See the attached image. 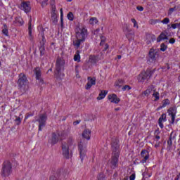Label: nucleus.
Instances as JSON below:
<instances>
[{
    "label": "nucleus",
    "mask_w": 180,
    "mask_h": 180,
    "mask_svg": "<svg viewBox=\"0 0 180 180\" xmlns=\"http://www.w3.org/2000/svg\"><path fill=\"white\" fill-rule=\"evenodd\" d=\"M112 156L111 158V161L110 162L111 165V168H116L117 167V164L119 162V140L117 139H114L112 140Z\"/></svg>",
    "instance_id": "f257e3e1"
},
{
    "label": "nucleus",
    "mask_w": 180,
    "mask_h": 180,
    "mask_svg": "<svg viewBox=\"0 0 180 180\" xmlns=\"http://www.w3.org/2000/svg\"><path fill=\"white\" fill-rule=\"evenodd\" d=\"M75 146L72 138H69L66 141L62 142V153L65 158H70V150L74 148Z\"/></svg>",
    "instance_id": "f03ea898"
},
{
    "label": "nucleus",
    "mask_w": 180,
    "mask_h": 180,
    "mask_svg": "<svg viewBox=\"0 0 180 180\" xmlns=\"http://www.w3.org/2000/svg\"><path fill=\"white\" fill-rule=\"evenodd\" d=\"M18 89L22 92V94H25L27 89H29V85H27V77H26V75L24 73H20L19 75V79L18 81Z\"/></svg>",
    "instance_id": "7ed1b4c3"
},
{
    "label": "nucleus",
    "mask_w": 180,
    "mask_h": 180,
    "mask_svg": "<svg viewBox=\"0 0 180 180\" xmlns=\"http://www.w3.org/2000/svg\"><path fill=\"white\" fill-rule=\"evenodd\" d=\"M76 38L79 40H85L88 36V30H86V27L82 25H79L76 30Z\"/></svg>",
    "instance_id": "20e7f679"
},
{
    "label": "nucleus",
    "mask_w": 180,
    "mask_h": 180,
    "mask_svg": "<svg viewBox=\"0 0 180 180\" xmlns=\"http://www.w3.org/2000/svg\"><path fill=\"white\" fill-rule=\"evenodd\" d=\"M12 174V164L11 162L6 160L2 165L1 175L4 178H6V176H9Z\"/></svg>",
    "instance_id": "39448f33"
},
{
    "label": "nucleus",
    "mask_w": 180,
    "mask_h": 180,
    "mask_svg": "<svg viewBox=\"0 0 180 180\" xmlns=\"http://www.w3.org/2000/svg\"><path fill=\"white\" fill-rule=\"evenodd\" d=\"M63 65L64 61L60 58H58L56 60V68L55 71V77L56 79H61V78H64V73L61 72Z\"/></svg>",
    "instance_id": "423d86ee"
},
{
    "label": "nucleus",
    "mask_w": 180,
    "mask_h": 180,
    "mask_svg": "<svg viewBox=\"0 0 180 180\" xmlns=\"http://www.w3.org/2000/svg\"><path fill=\"white\" fill-rule=\"evenodd\" d=\"M51 19L54 25H57L58 22V15H57V8H56V2L51 0Z\"/></svg>",
    "instance_id": "0eeeda50"
},
{
    "label": "nucleus",
    "mask_w": 180,
    "mask_h": 180,
    "mask_svg": "<svg viewBox=\"0 0 180 180\" xmlns=\"http://www.w3.org/2000/svg\"><path fill=\"white\" fill-rule=\"evenodd\" d=\"M78 148L79 151V155L82 161L84 160V158L86 155V141L85 140L82 139L79 142Z\"/></svg>",
    "instance_id": "6e6552de"
},
{
    "label": "nucleus",
    "mask_w": 180,
    "mask_h": 180,
    "mask_svg": "<svg viewBox=\"0 0 180 180\" xmlns=\"http://www.w3.org/2000/svg\"><path fill=\"white\" fill-rule=\"evenodd\" d=\"M64 139V134H52L51 138L49 140V143L51 144H57L58 141Z\"/></svg>",
    "instance_id": "1a4fd4ad"
},
{
    "label": "nucleus",
    "mask_w": 180,
    "mask_h": 180,
    "mask_svg": "<svg viewBox=\"0 0 180 180\" xmlns=\"http://www.w3.org/2000/svg\"><path fill=\"white\" fill-rule=\"evenodd\" d=\"M151 74H153V72L150 70L141 72L138 77L139 82H143L144 81H146V79H148V78L151 77Z\"/></svg>",
    "instance_id": "9d476101"
},
{
    "label": "nucleus",
    "mask_w": 180,
    "mask_h": 180,
    "mask_svg": "<svg viewBox=\"0 0 180 180\" xmlns=\"http://www.w3.org/2000/svg\"><path fill=\"white\" fill-rule=\"evenodd\" d=\"M157 50L155 49H150L149 51V54L148 56V63H155V58H157V56H158Z\"/></svg>",
    "instance_id": "9b49d317"
},
{
    "label": "nucleus",
    "mask_w": 180,
    "mask_h": 180,
    "mask_svg": "<svg viewBox=\"0 0 180 180\" xmlns=\"http://www.w3.org/2000/svg\"><path fill=\"white\" fill-rule=\"evenodd\" d=\"M167 113L169 116H171L172 117V121H171L172 124H174V123H175V116H176V107L174 106V107L169 108L167 110Z\"/></svg>",
    "instance_id": "f8f14e48"
},
{
    "label": "nucleus",
    "mask_w": 180,
    "mask_h": 180,
    "mask_svg": "<svg viewBox=\"0 0 180 180\" xmlns=\"http://www.w3.org/2000/svg\"><path fill=\"white\" fill-rule=\"evenodd\" d=\"M20 9H22V11H24L25 13H29V12H30L32 9V8L30 7V2L29 1L22 2L20 5Z\"/></svg>",
    "instance_id": "ddd939ff"
},
{
    "label": "nucleus",
    "mask_w": 180,
    "mask_h": 180,
    "mask_svg": "<svg viewBox=\"0 0 180 180\" xmlns=\"http://www.w3.org/2000/svg\"><path fill=\"white\" fill-rule=\"evenodd\" d=\"M141 158H143L141 160L142 164L147 162V160L150 158V153H148V150H142L141 152Z\"/></svg>",
    "instance_id": "4468645a"
},
{
    "label": "nucleus",
    "mask_w": 180,
    "mask_h": 180,
    "mask_svg": "<svg viewBox=\"0 0 180 180\" xmlns=\"http://www.w3.org/2000/svg\"><path fill=\"white\" fill-rule=\"evenodd\" d=\"M34 72L36 75V79L39 81V82H43L41 79V70H40V68H35Z\"/></svg>",
    "instance_id": "2eb2a0df"
},
{
    "label": "nucleus",
    "mask_w": 180,
    "mask_h": 180,
    "mask_svg": "<svg viewBox=\"0 0 180 180\" xmlns=\"http://www.w3.org/2000/svg\"><path fill=\"white\" fill-rule=\"evenodd\" d=\"M108 100L112 103H118L120 102V98H117L116 94H112L108 96Z\"/></svg>",
    "instance_id": "dca6fc26"
},
{
    "label": "nucleus",
    "mask_w": 180,
    "mask_h": 180,
    "mask_svg": "<svg viewBox=\"0 0 180 180\" xmlns=\"http://www.w3.org/2000/svg\"><path fill=\"white\" fill-rule=\"evenodd\" d=\"M91 133H92L91 129H86L84 130V131L82 133V137L84 139H86V140H90Z\"/></svg>",
    "instance_id": "f3484780"
},
{
    "label": "nucleus",
    "mask_w": 180,
    "mask_h": 180,
    "mask_svg": "<svg viewBox=\"0 0 180 180\" xmlns=\"http://www.w3.org/2000/svg\"><path fill=\"white\" fill-rule=\"evenodd\" d=\"M155 89V86H154V85H150L145 91H143V95H145V96H148L151 92H154Z\"/></svg>",
    "instance_id": "a211bd4d"
},
{
    "label": "nucleus",
    "mask_w": 180,
    "mask_h": 180,
    "mask_svg": "<svg viewBox=\"0 0 180 180\" xmlns=\"http://www.w3.org/2000/svg\"><path fill=\"white\" fill-rule=\"evenodd\" d=\"M46 124V117L42 115L39 120V130L41 131V129L44 127V124Z\"/></svg>",
    "instance_id": "6ab92c4d"
},
{
    "label": "nucleus",
    "mask_w": 180,
    "mask_h": 180,
    "mask_svg": "<svg viewBox=\"0 0 180 180\" xmlns=\"http://www.w3.org/2000/svg\"><path fill=\"white\" fill-rule=\"evenodd\" d=\"M167 39H168V37H167V34H165V32H162L160 34V36L158 37L157 41L158 43H160L161 40H167Z\"/></svg>",
    "instance_id": "aec40b11"
},
{
    "label": "nucleus",
    "mask_w": 180,
    "mask_h": 180,
    "mask_svg": "<svg viewBox=\"0 0 180 180\" xmlns=\"http://www.w3.org/2000/svg\"><path fill=\"white\" fill-rule=\"evenodd\" d=\"M84 41H85V40L77 39V40L73 41V45L75 47H76V49H78L79 46H81V44Z\"/></svg>",
    "instance_id": "412c9836"
},
{
    "label": "nucleus",
    "mask_w": 180,
    "mask_h": 180,
    "mask_svg": "<svg viewBox=\"0 0 180 180\" xmlns=\"http://www.w3.org/2000/svg\"><path fill=\"white\" fill-rule=\"evenodd\" d=\"M106 95H108V91H101V93L99 94L98 96L97 97V99L98 101H101V99H103V98H105V96H106Z\"/></svg>",
    "instance_id": "4be33fe9"
},
{
    "label": "nucleus",
    "mask_w": 180,
    "mask_h": 180,
    "mask_svg": "<svg viewBox=\"0 0 180 180\" xmlns=\"http://www.w3.org/2000/svg\"><path fill=\"white\" fill-rule=\"evenodd\" d=\"M153 98H155V99H154L155 102H157V101H159L160 93H158V91H157V90L155 89V91H153Z\"/></svg>",
    "instance_id": "5701e85b"
},
{
    "label": "nucleus",
    "mask_w": 180,
    "mask_h": 180,
    "mask_svg": "<svg viewBox=\"0 0 180 180\" xmlns=\"http://www.w3.org/2000/svg\"><path fill=\"white\" fill-rule=\"evenodd\" d=\"M28 32L30 39H33V35H32V19H30L28 22Z\"/></svg>",
    "instance_id": "b1692460"
},
{
    "label": "nucleus",
    "mask_w": 180,
    "mask_h": 180,
    "mask_svg": "<svg viewBox=\"0 0 180 180\" xmlns=\"http://www.w3.org/2000/svg\"><path fill=\"white\" fill-rule=\"evenodd\" d=\"M74 60L79 63L81 61V56H79V51H77L76 53L74 56Z\"/></svg>",
    "instance_id": "393cba45"
},
{
    "label": "nucleus",
    "mask_w": 180,
    "mask_h": 180,
    "mask_svg": "<svg viewBox=\"0 0 180 180\" xmlns=\"http://www.w3.org/2000/svg\"><path fill=\"white\" fill-rule=\"evenodd\" d=\"M175 11H178V6H174V8H170L168 11V16H171Z\"/></svg>",
    "instance_id": "a878e982"
},
{
    "label": "nucleus",
    "mask_w": 180,
    "mask_h": 180,
    "mask_svg": "<svg viewBox=\"0 0 180 180\" xmlns=\"http://www.w3.org/2000/svg\"><path fill=\"white\" fill-rule=\"evenodd\" d=\"M89 25H96L98 23V18L93 17L91 18H90L89 21Z\"/></svg>",
    "instance_id": "bb28decb"
},
{
    "label": "nucleus",
    "mask_w": 180,
    "mask_h": 180,
    "mask_svg": "<svg viewBox=\"0 0 180 180\" xmlns=\"http://www.w3.org/2000/svg\"><path fill=\"white\" fill-rule=\"evenodd\" d=\"M38 30L41 34V36L42 37V39L44 40V29L43 28V26L39 25L38 27Z\"/></svg>",
    "instance_id": "cd10ccee"
},
{
    "label": "nucleus",
    "mask_w": 180,
    "mask_h": 180,
    "mask_svg": "<svg viewBox=\"0 0 180 180\" xmlns=\"http://www.w3.org/2000/svg\"><path fill=\"white\" fill-rule=\"evenodd\" d=\"M88 82L91 85H95L96 84V78L88 77Z\"/></svg>",
    "instance_id": "c85d7f7f"
},
{
    "label": "nucleus",
    "mask_w": 180,
    "mask_h": 180,
    "mask_svg": "<svg viewBox=\"0 0 180 180\" xmlns=\"http://www.w3.org/2000/svg\"><path fill=\"white\" fill-rule=\"evenodd\" d=\"M2 33H3V34H5V36H8V26H6V24L4 25Z\"/></svg>",
    "instance_id": "c756f323"
},
{
    "label": "nucleus",
    "mask_w": 180,
    "mask_h": 180,
    "mask_svg": "<svg viewBox=\"0 0 180 180\" xmlns=\"http://www.w3.org/2000/svg\"><path fill=\"white\" fill-rule=\"evenodd\" d=\"M170 102L169 99H165L162 101V108H165V106H168L169 105Z\"/></svg>",
    "instance_id": "7c9ffc66"
},
{
    "label": "nucleus",
    "mask_w": 180,
    "mask_h": 180,
    "mask_svg": "<svg viewBox=\"0 0 180 180\" xmlns=\"http://www.w3.org/2000/svg\"><path fill=\"white\" fill-rule=\"evenodd\" d=\"M158 122H167V115L162 114L161 117L159 118Z\"/></svg>",
    "instance_id": "2f4dec72"
},
{
    "label": "nucleus",
    "mask_w": 180,
    "mask_h": 180,
    "mask_svg": "<svg viewBox=\"0 0 180 180\" xmlns=\"http://www.w3.org/2000/svg\"><path fill=\"white\" fill-rule=\"evenodd\" d=\"M67 18L68 19V20H74V14L72 13V12H69L68 13Z\"/></svg>",
    "instance_id": "473e14b6"
},
{
    "label": "nucleus",
    "mask_w": 180,
    "mask_h": 180,
    "mask_svg": "<svg viewBox=\"0 0 180 180\" xmlns=\"http://www.w3.org/2000/svg\"><path fill=\"white\" fill-rule=\"evenodd\" d=\"M39 51L41 53V56H44V54H46V49L44 47V45L40 46Z\"/></svg>",
    "instance_id": "72a5a7b5"
},
{
    "label": "nucleus",
    "mask_w": 180,
    "mask_h": 180,
    "mask_svg": "<svg viewBox=\"0 0 180 180\" xmlns=\"http://www.w3.org/2000/svg\"><path fill=\"white\" fill-rule=\"evenodd\" d=\"M122 84H123V81H122V80H118V81L115 83V86H117V88H122Z\"/></svg>",
    "instance_id": "f704fd0d"
},
{
    "label": "nucleus",
    "mask_w": 180,
    "mask_h": 180,
    "mask_svg": "<svg viewBox=\"0 0 180 180\" xmlns=\"http://www.w3.org/2000/svg\"><path fill=\"white\" fill-rule=\"evenodd\" d=\"M176 137V134L175 132L172 131L170 134V136H169V139L175 140Z\"/></svg>",
    "instance_id": "c9c22d12"
},
{
    "label": "nucleus",
    "mask_w": 180,
    "mask_h": 180,
    "mask_svg": "<svg viewBox=\"0 0 180 180\" xmlns=\"http://www.w3.org/2000/svg\"><path fill=\"white\" fill-rule=\"evenodd\" d=\"M124 32L126 33L127 36H129V33L131 32V30L129 28V26L126 25V28L124 30Z\"/></svg>",
    "instance_id": "e433bc0d"
},
{
    "label": "nucleus",
    "mask_w": 180,
    "mask_h": 180,
    "mask_svg": "<svg viewBox=\"0 0 180 180\" xmlns=\"http://www.w3.org/2000/svg\"><path fill=\"white\" fill-rule=\"evenodd\" d=\"M161 23H163V25H168V23H169V18H165L161 21Z\"/></svg>",
    "instance_id": "4c0bfd02"
},
{
    "label": "nucleus",
    "mask_w": 180,
    "mask_h": 180,
    "mask_svg": "<svg viewBox=\"0 0 180 180\" xmlns=\"http://www.w3.org/2000/svg\"><path fill=\"white\" fill-rule=\"evenodd\" d=\"M98 180H105V174L100 173L98 176Z\"/></svg>",
    "instance_id": "58836bf2"
},
{
    "label": "nucleus",
    "mask_w": 180,
    "mask_h": 180,
    "mask_svg": "<svg viewBox=\"0 0 180 180\" xmlns=\"http://www.w3.org/2000/svg\"><path fill=\"white\" fill-rule=\"evenodd\" d=\"M100 39H101L100 46H103V43H105L106 38H105V37L103 36H100Z\"/></svg>",
    "instance_id": "ea45409f"
},
{
    "label": "nucleus",
    "mask_w": 180,
    "mask_h": 180,
    "mask_svg": "<svg viewBox=\"0 0 180 180\" xmlns=\"http://www.w3.org/2000/svg\"><path fill=\"white\" fill-rule=\"evenodd\" d=\"M165 50H167V46L164 44H162L160 45V51H165Z\"/></svg>",
    "instance_id": "a19ab883"
},
{
    "label": "nucleus",
    "mask_w": 180,
    "mask_h": 180,
    "mask_svg": "<svg viewBox=\"0 0 180 180\" xmlns=\"http://www.w3.org/2000/svg\"><path fill=\"white\" fill-rule=\"evenodd\" d=\"M150 25H155L156 23H160L159 20H150Z\"/></svg>",
    "instance_id": "79ce46f5"
},
{
    "label": "nucleus",
    "mask_w": 180,
    "mask_h": 180,
    "mask_svg": "<svg viewBox=\"0 0 180 180\" xmlns=\"http://www.w3.org/2000/svg\"><path fill=\"white\" fill-rule=\"evenodd\" d=\"M143 178H150V176H151V174L147 173V172H144L143 173Z\"/></svg>",
    "instance_id": "37998d69"
},
{
    "label": "nucleus",
    "mask_w": 180,
    "mask_h": 180,
    "mask_svg": "<svg viewBox=\"0 0 180 180\" xmlns=\"http://www.w3.org/2000/svg\"><path fill=\"white\" fill-rule=\"evenodd\" d=\"M131 88H130V86L129 85H125L124 87H122L123 91H130Z\"/></svg>",
    "instance_id": "c03bdc74"
},
{
    "label": "nucleus",
    "mask_w": 180,
    "mask_h": 180,
    "mask_svg": "<svg viewBox=\"0 0 180 180\" xmlns=\"http://www.w3.org/2000/svg\"><path fill=\"white\" fill-rule=\"evenodd\" d=\"M15 122L17 124H20V123H22V120H20V117H17L15 119Z\"/></svg>",
    "instance_id": "a18cd8bd"
},
{
    "label": "nucleus",
    "mask_w": 180,
    "mask_h": 180,
    "mask_svg": "<svg viewBox=\"0 0 180 180\" xmlns=\"http://www.w3.org/2000/svg\"><path fill=\"white\" fill-rule=\"evenodd\" d=\"M90 60H91V62L94 63V64H95V63H96V57H95V56H91L90 58Z\"/></svg>",
    "instance_id": "49530a36"
},
{
    "label": "nucleus",
    "mask_w": 180,
    "mask_h": 180,
    "mask_svg": "<svg viewBox=\"0 0 180 180\" xmlns=\"http://www.w3.org/2000/svg\"><path fill=\"white\" fill-rule=\"evenodd\" d=\"M91 87H92V84H91V83L87 82L86 85L85 86V89H91Z\"/></svg>",
    "instance_id": "de8ad7c7"
},
{
    "label": "nucleus",
    "mask_w": 180,
    "mask_h": 180,
    "mask_svg": "<svg viewBox=\"0 0 180 180\" xmlns=\"http://www.w3.org/2000/svg\"><path fill=\"white\" fill-rule=\"evenodd\" d=\"M99 29H96L94 32V35L96 36V37H97L98 34H99Z\"/></svg>",
    "instance_id": "09e8293b"
},
{
    "label": "nucleus",
    "mask_w": 180,
    "mask_h": 180,
    "mask_svg": "<svg viewBox=\"0 0 180 180\" xmlns=\"http://www.w3.org/2000/svg\"><path fill=\"white\" fill-rule=\"evenodd\" d=\"M167 144H168L169 147H172V139H169L167 141Z\"/></svg>",
    "instance_id": "8fccbe9b"
},
{
    "label": "nucleus",
    "mask_w": 180,
    "mask_h": 180,
    "mask_svg": "<svg viewBox=\"0 0 180 180\" xmlns=\"http://www.w3.org/2000/svg\"><path fill=\"white\" fill-rule=\"evenodd\" d=\"M136 9L140 11V12H143V11H144V8H143V6H137Z\"/></svg>",
    "instance_id": "3c124183"
},
{
    "label": "nucleus",
    "mask_w": 180,
    "mask_h": 180,
    "mask_svg": "<svg viewBox=\"0 0 180 180\" xmlns=\"http://www.w3.org/2000/svg\"><path fill=\"white\" fill-rule=\"evenodd\" d=\"M158 123H159V126L161 129H163L164 128V124H162V121H158Z\"/></svg>",
    "instance_id": "603ef678"
},
{
    "label": "nucleus",
    "mask_w": 180,
    "mask_h": 180,
    "mask_svg": "<svg viewBox=\"0 0 180 180\" xmlns=\"http://www.w3.org/2000/svg\"><path fill=\"white\" fill-rule=\"evenodd\" d=\"M81 123V120H77L73 122L74 126H77V124H79Z\"/></svg>",
    "instance_id": "864d4df0"
},
{
    "label": "nucleus",
    "mask_w": 180,
    "mask_h": 180,
    "mask_svg": "<svg viewBox=\"0 0 180 180\" xmlns=\"http://www.w3.org/2000/svg\"><path fill=\"white\" fill-rule=\"evenodd\" d=\"M129 179H130V180H134V179H136V175H135V174H131V175L129 176Z\"/></svg>",
    "instance_id": "5fc2aeb1"
},
{
    "label": "nucleus",
    "mask_w": 180,
    "mask_h": 180,
    "mask_svg": "<svg viewBox=\"0 0 180 180\" xmlns=\"http://www.w3.org/2000/svg\"><path fill=\"white\" fill-rule=\"evenodd\" d=\"M172 29H176L178 27V23L172 24Z\"/></svg>",
    "instance_id": "6e6d98bb"
},
{
    "label": "nucleus",
    "mask_w": 180,
    "mask_h": 180,
    "mask_svg": "<svg viewBox=\"0 0 180 180\" xmlns=\"http://www.w3.org/2000/svg\"><path fill=\"white\" fill-rule=\"evenodd\" d=\"M169 43H171V44H174L175 43V39L172 38L169 39Z\"/></svg>",
    "instance_id": "4d7b16f0"
},
{
    "label": "nucleus",
    "mask_w": 180,
    "mask_h": 180,
    "mask_svg": "<svg viewBox=\"0 0 180 180\" xmlns=\"http://www.w3.org/2000/svg\"><path fill=\"white\" fill-rule=\"evenodd\" d=\"M64 16H60V22H61V26H63L64 25V19H63Z\"/></svg>",
    "instance_id": "13d9d810"
},
{
    "label": "nucleus",
    "mask_w": 180,
    "mask_h": 180,
    "mask_svg": "<svg viewBox=\"0 0 180 180\" xmlns=\"http://www.w3.org/2000/svg\"><path fill=\"white\" fill-rule=\"evenodd\" d=\"M49 180H58V179H57L56 176H51Z\"/></svg>",
    "instance_id": "bf43d9fd"
},
{
    "label": "nucleus",
    "mask_w": 180,
    "mask_h": 180,
    "mask_svg": "<svg viewBox=\"0 0 180 180\" xmlns=\"http://www.w3.org/2000/svg\"><path fill=\"white\" fill-rule=\"evenodd\" d=\"M41 7H42V8H44V6H45V5H46V2H45V1H42L41 4Z\"/></svg>",
    "instance_id": "052dcab7"
},
{
    "label": "nucleus",
    "mask_w": 180,
    "mask_h": 180,
    "mask_svg": "<svg viewBox=\"0 0 180 180\" xmlns=\"http://www.w3.org/2000/svg\"><path fill=\"white\" fill-rule=\"evenodd\" d=\"M134 27H136L137 29H139V25H137V22H134Z\"/></svg>",
    "instance_id": "680f3d73"
},
{
    "label": "nucleus",
    "mask_w": 180,
    "mask_h": 180,
    "mask_svg": "<svg viewBox=\"0 0 180 180\" xmlns=\"http://www.w3.org/2000/svg\"><path fill=\"white\" fill-rule=\"evenodd\" d=\"M60 16H64V13L63 12V8H60Z\"/></svg>",
    "instance_id": "e2e57ef3"
},
{
    "label": "nucleus",
    "mask_w": 180,
    "mask_h": 180,
    "mask_svg": "<svg viewBox=\"0 0 180 180\" xmlns=\"http://www.w3.org/2000/svg\"><path fill=\"white\" fill-rule=\"evenodd\" d=\"M131 21L132 22V23H136L137 21L136 20V19L134 18H131Z\"/></svg>",
    "instance_id": "0e129e2a"
},
{
    "label": "nucleus",
    "mask_w": 180,
    "mask_h": 180,
    "mask_svg": "<svg viewBox=\"0 0 180 180\" xmlns=\"http://www.w3.org/2000/svg\"><path fill=\"white\" fill-rule=\"evenodd\" d=\"M117 58H118V60H120V58H122V56L118 55V56H117Z\"/></svg>",
    "instance_id": "69168bd1"
},
{
    "label": "nucleus",
    "mask_w": 180,
    "mask_h": 180,
    "mask_svg": "<svg viewBox=\"0 0 180 180\" xmlns=\"http://www.w3.org/2000/svg\"><path fill=\"white\" fill-rule=\"evenodd\" d=\"M107 49H109V45H108V44H106V45H105V50H106Z\"/></svg>",
    "instance_id": "338daca9"
},
{
    "label": "nucleus",
    "mask_w": 180,
    "mask_h": 180,
    "mask_svg": "<svg viewBox=\"0 0 180 180\" xmlns=\"http://www.w3.org/2000/svg\"><path fill=\"white\" fill-rule=\"evenodd\" d=\"M157 140H160V136H156Z\"/></svg>",
    "instance_id": "774afa93"
}]
</instances>
